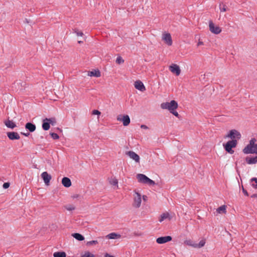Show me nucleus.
Here are the masks:
<instances>
[{"label": "nucleus", "mask_w": 257, "mask_h": 257, "mask_svg": "<svg viewBox=\"0 0 257 257\" xmlns=\"http://www.w3.org/2000/svg\"><path fill=\"white\" fill-rule=\"evenodd\" d=\"M178 103L174 100H171L170 102H164L161 104V107L164 109H168L170 112L177 108Z\"/></svg>", "instance_id": "obj_1"}, {"label": "nucleus", "mask_w": 257, "mask_h": 257, "mask_svg": "<svg viewBox=\"0 0 257 257\" xmlns=\"http://www.w3.org/2000/svg\"><path fill=\"white\" fill-rule=\"evenodd\" d=\"M237 141L236 140H232L228 141L226 144H223V146L225 150L228 153L232 154L234 151L232 149L236 147Z\"/></svg>", "instance_id": "obj_2"}, {"label": "nucleus", "mask_w": 257, "mask_h": 257, "mask_svg": "<svg viewBox=\"0 0 257 257\" xmlns=\"http://www.w3.org/2000/svg\"><path fill=\"white\" fill-rule=\"evenodd\" d=\"M137 178L140 183L147 184L150 186L154 185L155 184V182L153 180L150 179L145 175L143 174H138L137 175Z\"/></svg>", "instance_id": "obj_3"}, {"label": "nucleus", "mask_w": 257, "mask_h": 257, "mask_svg": "<svg viewBox=\"0 0 257 257\" xmlns=\"http://www.w3.org/2000/svg\"><path fill=\"white\" fill-rule=\"evenodd\" d=\"M241 137V134L236 130H231L226 135V138H229L232 140H239Z\"/></svg>", "instance_id": "obj_4"}, {"label": "nucleus", "mask_w": 257, "mask_h": 257, "mask_svg": "<svg viewBox=\"0 0 257 257\" xmlns=\"http://www.w3.org/2000/svg\"><path fill=\"white\" fill-rule=\"evenodd\" d=\"M209 30L213 34H218L221 33V29L217 26H215L212 21L209 22Z\"/></svg>", "instance_id": "obj_5"}, {"label": "nucleus", "mask_w": 257, "mask_h": 257, "mask_svg": "<svg viewBox=\"0 0 257 257\" xmlns=\"http://www.w3.org/2000/svg\"><path fill=\"white\" fill-rule=\"evenodd\" d=\"M256 141V140L255 139H251L250 140L249 144L243 149L242 152L243 153L247 154V152L249 150H251V149H252L253 146L256 144L255 143Z\"/></svg>", "instance_id": "obj_6"}, {"label": "nucleus", "mask_w": 257, "mask_h": 257, "mask_svg": "<svg viewBox=\"0 0 257 257\" xmlns=\"http://www.w3.org/2000/svg\"><path fill=\"white\" fill-rule=\"evenodd\" d=\"M41 177L46 185H49L50 181L52 179L51 176L47 172H44L41 174Z\"/></svg>", "instance_id": "obj_7"}, {"label": "nucleus", "mask_w": 257, "mask_h": 257, "mask_svg": "<svg viewBox=\"0 0 257 257\" xmlns=\"http://www.w3.org/2000/svg\"><path fill=\"white\" fill-rule=\"evenodd\" d=\"M169 70L173 73L175 74L177 76L180 75L181 73V70L178 65L177 64H172L169 67Z\"/></svg>", "instance_id": "obj_8"}, {"label": "nucleus", "mask_w": 257, "mask_h": 257, "mask_svg": "<svg viewBox=\"0 0 257 257\" xmlns=\"http://www.w3.org/2000/svg\"><path fill=\"white\" fill-rule=\"evenodd\" d=\"M172 238L171 236H166L158 237L156 242L159 244H163L169 242L172 240Z\"/></svg>", "instance_id": "obj_9"}, {"label": "nucleus", "mask_w": 257, "mask_h": 257, "mask_svg": "<svg viewBox=\"0 0 257 257\" xmlns=\"http://www.w3.org/2000/svg\"><path fill=\"white\" fill-rule=\"evenodd\" d=\"M126 154L131 159L135 160L137 163L140 162V157L135 152L130 151L127 152Z\"/></svg>", "instance_id": "obj_10"}, {"label": "nucleus", "mask_w": 257, "mask_h": 257, "mask_svg": "<svg viewBox=\"0 0 257 257\" xmlns=\"http://www.w3.org/2000/svg\"><path fill=\"white\" fill-rule=\"evenodd\" d=\"M134 85L137 89L143 92L146 90L145 85H144L143 83L140 80H137L136 81H135Z\"/></svg>", "instance_id": "obj_11"}, {"label": "nucleus", "mask_w": 257, "mask_h": 257, "mask_svg": "<svg viewBox=\"0 0 257 257\" xmlns=\"http://www.w3.org/2000/svg\"><path fill=\"white\" fill-rule=\"evenodd\" d=\"M141 202L142 199L141 194L139 193H136V196L134 198V206L139 208L141 206Z\"/></svg>", "instance_id": "obj_12"}, {"label": "nucleus", "mask_w": 257, "mask_h": 257, "mask_svg": "<svg viewBox=\"0 0 257 257\" xmlns=\"http://www.w3.org/2000/svg\"><path fill=\"white\" fill-rule=\"evenodd\" d=\"M7 136L11 140H19L20 138L19 134L15 132H8Z\"/></svg>", "instance_id": "obj_13"}, {"label": "nucleus", "mask_w": 257, "mask_h": 257, "mask_svg": "<svg viewBox=\"0 0 257 257\" xmlns=\"http://www.w3.org/2000/svg\"><path fill=\"white\" fill-rule=\"evenodd\" d=\"M117 119L118 121H122L124 126H127L130 123L131 121L130 117L128 115H123L122 118L118 117Z\"/></svg>", "instance_id": "obj_14"}, {"label": "nucleus", "mask_w": 257, "mask_h": 257, "mask_svg": "<svg viewBox=\"0 0 257 257\" xmlns=\"http://www.w3.org/2000/svg\"><path fill=\"white\" fill-rule=\"evenodd\" d=\"M163 39L165 41V42L168 45L171 46L172 45V40L171 36L169 33H166L164 34Z\"/></svg>", "instance_id": "obj_15"}, {"label": "nucleus", "mask_w": 257, "mask_h": 257, "mask_svg": "<svg viewBox=\"0 0 257 257\" xmlns=\"http://www.w3.org/2000/svg\"><path fill=\"white\" fill-rule=\"evenodd\" d=\"M25 128L26 130H28L30 132H34L36 128V126L35 124L32 122H27L25 124Z\"/></svg>", "instance_id": "obj_16"}, {"label": "nucleus", "mask_w": 257, "mask_h": 257, "mask_svg": "<svg viewBox=\"0 0 257 257\" xmlns=\"http://www.w3.org/2000/svg\"><path fill=\"white\" fill-rule=\"evenodd\" d=\"M62 184L65 187H69L71 186V180L69 178L65 177L62 178Z\"/></svg>", "instance_id": "obj_17"}, {"label": "nucleus", "mask_w": 257, "mask_h": 257, "mask_svg": "<svg viewBox=\"0 0 257 257\" xmlns=\"http://www.w3.org/2000/svg\"><path fill=\"white\" fill-rule=\"evenodd\" d=\"M88 75L91 76V77L95 76L96 77H99L100 76L101 74H100V72L98 70H93L91 71H88Z\"/></svg>", "instance_id": "obj_18"}, {"label": "nucleus", "mask_w": 257, "mask_h": 257, "mask_svg": "<svg viewBox=\"0 0 257 257\" xmlns=\"http://www.w3.org/2000/svg\"><path fill=\"white\" fill-rule=\"evenodd\" d=\"M120 234L115 232L110 233L106 236V237L108 239H117L120 238Z\"/></svg>", "instance_id": "obj_19"}, {"label": "nucleus", "mask_w": 257, "mask_h": 257, "mask_svg": "<svg viewBox=\"0 0 257 257\" xmlns=\"http://www.w3.org/2000/svg\"><path fill=\"white\" fill-rule=\"evenodd\" d=\"M246 161L248 164H254L257 163V156L254 157L246 158Z\"/></svg>", "instance_id": "obj_20"}, {"label": "nucleus", "mask_w": 257, "mask_h": 257, "mask_svg": "<svg viewBox=\"0 0 257 257\" xmlns=\"http://www.w3.org/2000/svg\"><path fill=\"white\" fill-rule=\"evenodd\" d=\"M5 125L9 128H14L16 126V124L12 120L8 119L5 121Z\"/></svg>", "instance_id": "obj_21"}, {"label": "nucleus", "mask_w": 257, "mask_h": 257, "mask_svg": "<svg viewBox=\"0 0 257 257\" xmlns=\"http://www.w3.org/2000/svg\"><path fill=\"white\" fill-rule=\"evenodd\" d=\"M50 127V125L48 121L45 120V118L43 119L42 123V128L44 131H48Z\"/></svg>", "instance_id": "obj_22"}, {"label": "nucleus", "mask_w": 257, "mask_h": 257, "mask_svg": "<svg viewBox=\"0 0 257 257\" xmlns=\"http://www.w3.org/2000/svg\"><path fill=\"white\" fill-rule=\"evenodd\" d=\"M72 236L76 239L79 241H82L84 239V236L79 233H74L72 234Z\"/></svg>", "instance_id": "obj_23"}, {"label": "nucleus", "mask_w": 257, "mask_h": 257, "mask_svg": "<svg viewBox=\"0 0 257 257\" xmlns=\"http://www.w3.org/2000/svg\"><path fill=\"white\" fill-rule=\"evenodd\" d=\"M54 257H66V253L64 251H57L53 254Z\"/></svg>", "instance_id": "obj_24"}, {"label": "nucleus", "mask_w": 257, "mask_h": 257, "mask_svg": "<svg viewBox=\"0 0 257 257\" xmlns=\"http://www.w3.org/2000/svg\"><path fill=\"white\" fill-rule=\"evenodd\" d=\"M250 181L251 186L254 189H257V178H252Z\"/></svg>", "instance_id": "obj_25"}, {"label": "nucleus", "mask_w": 257, "mask_h": 257, "mask_svg": "<svg viewBox=\"0 0 257 257\" xmlns=\"http://www.w3.org/2000/svg\"><path fill=\"white\" fill-rule=\"evenodd\" d=\"M45 120L48 121L50 125L54 126L56 124V119L55 117H51V118H46Z\"/></svg>", "instance_id": "obj_26"}, {"label": "nucleus", "mask_w": 257, "mask_h": 257, "mask_svg": "<svg viewBox=\"0 0 257 257\" xmlns=\"http://www.w3.org/2000/svg\"><path fill=\"white\" fill-rule=\"evenodd\" d=\"M217 212L219 213H225L226 211V206L225 205H222L221 206H220L219 207H218L217 209Z\"/></svg>", "instance_id": "obj_27"}, {"label": "nucleus", "mask_w": 257, "mask_h": 257, "mask_svg": "<svg viewBox=\"0 0 257 257\" xmlns=\"http://www.w3.org/2000/svg\"><path fill=\"white\" fill-rule=\"evenodd\" d=\"M205 244V240L204 239H202L200 241L199 243H195V245H194L195 248H201L204 246Z\"/></svg>", "instance_id": "obj_28"}, {"label": "nucleus", "mask_w": 257, "mask_h": 257, "mask_svg": "<svg viewBox=\"0 0 257 257\" xmlns=\"http://www.w3.org/2000/svg\"><path fill=\"white\" fill-rule=\"evenodd\" d=\"M169 216V214L168 213H167V212L164 213L162 214H161L159 220L160 222H161L163 220H164L165 219L168 218Z\"/></svg>", "instance_id": "obj_29"}, {"label": "nucleus", "mask_w": 257, "mask_h": 257, "mask_svg": "<svg viewBox=\"0 0 257 257\" xmlns=\"http://www.w3.org/2000/svg\"><path fill=\"white\" fill-rule=\"evenodd\" d=\"M257 154V144L253 146L252 149H251V150H249L247 152V154Z\"/></svg>", "instance_id": "obj_30"}, {"label": "nucleus", "mask_w": 257, "mask_h": 257, "mask_svg": "<svg viewBox=\"0 0 257 257\" xmlns=\"http://www.w3.org/2000/svg\"><path fill=\"white\" fill-rule=\"evenodd\" d=\"M109 183L111 185H113V186H115V185H117L118 181H117V180L116 178H111L109 180Z\"/></svg>", "instance_id": "obj_31"}, {"label": "nucleus", "mask_w": 257, "mask_h": 257, "mask_svg": "<svg viewBox=\"0 0 257 257\" xmlns=\"http://www.w3.org/2000/svg\"><path fill=\"white\" fill-rule=\"evenodd\" d=\"M184 243L193 247H194V245H195V243H193V241L191 239L185 240Z\"/></svg>", "instance_id": "obj_32"}, {"label": "nucleus", "mask_w": 257, "mask_h": 257, "mask_svg": "<svg viewBox=\"0 0 257 257\" xmlns=\"http://www.w3.org/2000/svg\"><path fill=\"white\" fill-rule=\"evenodd\" d=\"M81 257H95V255L89 251H86Z\"/></svg>", "instance_id": "obj_33"}, {"label": "nucleus", "mask_w": 257, "mask_h": 257, "mask_svg": "<svg viewBox=\"0 0 257 257\" xmlns=\"http://www.w3.org/2000/svg\"><path fill=\"white\" fill-rule=\"evenodd\" d=\"M50 135L54 140H58L59 138L58 135L55 133H50Z\"/></svg>", "instance_id": "obj_34"}, {"label": "nucleus", "mask_w": 257, "mask_h": 257, "mask_svg": "<svg viewBox=\"0 0 257 257\" xmlns=\"http://www.w3.org/2000/svg\"><path fill=\"white\" fill-rule=\"evenodd\" d=\"M219 9L221 12H226V6L224 5L223 4H220L219 5Z\"/></svg>", "instance_id": "obj_35"}, {"label": "nucleus", "mask_w": 257, "mask_h": 257, "mask_svg": "<svg viewBox=\"0 0 257 257\" xmlns=\"http://www.w3.org/2000/svg\"><path fill=\"white\" fill-rule=\"evenodd\" d=\"M124 62V60L120 56H118L117 57L116 59V63L118 64H120L122 63H123Z\"/></svg>", "instance_id": "obj_36"}, {"label": "nucleus", "mask_w": 257, "mask_h": 257, "mask_svg": "<svg viewBox=\"0 0 257 257\" xmlns=\"http://www.w3.org/2000/svg\"><path fill=\"white\" fill-rule=\"evenodd\" d=\"M97 243H98L97 240H91V241H88L86 243V245H91L93 244H96Z\"/></svg>", "instance_id": "obj_37"}, {"label": "nucleus", "mask_w": 257, "mask_h": 257, "mask_svg": "<svg viewBox=\"0 0 257 257\" xmlns=\"http://www.w3.org/2000/svg\"><path fill=\"white\" fill-rule=\"evenodd\" d=\"M73 31L78 36H82L83 35V33L82 32H79L77 29H74Z\"/></svg>", "instance_id": "obj_38"}, {"label": "nucleus", "mask_w": 257, "mask_h": 257, "mask_svg": "<svg viewBox=\"0 0 257 257\" xmlns=\"http://www.w3.org/2000/svg\"><path fill=\"white\" fill-rule=\"evenodd\" d=\"M101 112L98 110H93L92 114L93 115H100Z\"/></svg>", "instance_id": "obj_39"}, {"label": "nucleus", "mask_w": 257, "mask_h": 257, "mask_svg": "<svg viewBox=\"0 0 257 257\" xmlns=\"http://www.w3.org/2000/svg\"><path fill=\"white\" fill-rule=\"evenodd\" d=\"M10 185V183L6 182V183H4L3 187L4 189H7L9 187Z\"/></svg>", "instance_id": "obj_40"}, {"label": "nucleus", "mask_w": 257, "mask_h": 257, "mask_svg": "<svg viewBox=\"0 0 257 257\" xmlns=\"http://www.w3.org/2000/svg\"><path fill=\"white\" fill-rule=\"evenodd\" d=\"M67 210L69 211H72L75 209V207L72 205H70L68 207H66Z\"/></svg>", "instance_id": "obj_41"}, {"label": "nucleus", "mask_w": 257, "mask_h": 257, "mask_svg": "<svg viewBox=\"0 0 257 257\" xmlns=\"http://www.w3.org/2000/svg\"><path fill=\"white\" fill-rule=\"evenodd\" d=\"M242 190L243 193H244V195L248 196V193L247 191L243 188V186H242Z\"/></svg>", "instance_id": "obj_42"}, {"label": "nucleus", "mask_w": 257, "mask_h": 257, "mask_svg": "<svg viewBox=\"0 0 257 257\" xmlns=\"http://www.w3.org/2000/svg\"><path fill=\"white\" fill-rule=\"evenodd\" d=\"M171 113H172L173 115H174L176 117H179V114L175 110H174L173 111H172L170 112Z\"/></svg>", "instance_id": "obj_43"}, {"label": "nucleus", "mask_w": 257, "mask_h": 257, "mask_svg": "<svg viewBox=\"0 0 257 257\" xmlns=\"http://www.w3.org/2000/svg\"><path fill=\"white\" fill-rule=\"evenodd\" d=\"M104 257H114V256L113 255H110L109 253H106L105 254H104Z\"/></svg>", "instance_id": "obj_44"}, {"label": "nucleus", "mask_w": 257, "mask_h": 257, "mask_svg": "<svg viewBox=\"0 0 257 257\" xmlns=\"http://www.w3.org/2000/svg\"><path fill=\"white\" fill-rule=\"evenodd\" d=\"M141 127L142 128H144V129H148V127L147 125H144V124L141 125Z\"/></svg>", "instance_id": "obj_45"}, {"label": "nucleus", "mask_w": 257, "mask_h": 257, "mask_svg": "<svg viewBox=\"0 0 257 257\" xmlns=\"http://www.w3.org/2000/svg\"><path fill=\"white\" fill-rule=\"evenodd\" d=\"M21 134L26 136V137H28L29 135H30V133H21Z\"/></svg>", "instance_id": "obj_46"}, {"label": "nucleus", "mask_w": 257, "mask_h": 257, "mask_svg": "<svg viewBox=\"0 0 257 257\" xmlns=\"http://www.w3.org/2000/svg\"><path fill=\"white\" fill-rule=\"evenodd\" d=\"M203 45V42L202 41H201L199 40V42H198L197 46H199Z\"/></svg>", "instance_id": "obj_47"}, {"label": "nucleus", "mask_w": 257, "mask_h": 257, "mask_svg": "<svg viewBox=\"0 0 257 257\" xmlns=\"http://www.w3.org/2000/svg\"><path fill=\"white\" fill-rule=\"evenodd\" d=\"M251 198H257V194H253L251 196Z\"/></svg>", "instance_id": "obj_48"}, {"label": "nucleus", "mask_w": 257, "mask_h": 257, "mask_svg": "<svg viewBox=\"0 0 257 257\" xmlns=\"http://www.w3.org/2000/svg\"><path fill=\"white\" fill-rule=\"evenodd\" d=\"M147 198V196H146V195H144V196H143V199H144V200H145L146 199V198Z\"/></svg>", "instance_id": "obj_49"}, {"label": "nucleus", "mask_w": 257, "mask_h": 257, "mask_svg": "<svg viewBox=\"0 0 257 257\" xmlns=\"http://www.w3.org/2000/svg\"><path fill=\"white\" fill-rule=\"evenodd\" d=\"M78 42V43H82V41H79Z\"/></svg>", "instance_id": "obj_50"}, {"label": "nucleus", "mask_w": 257, "mask_h": 257, "mask_svg": "<svg viewBox=\"0 0 257 257\" xmlns=\"http://www.w3.org/2000/svg\"><path fill=\"white\" fill-rule=\"evenodd\" d=\"M78 195H76V196H74L73 197L74 198H75V197H77Z\"/></svg>", "instance_id": "obj_51"}]
</instances>
